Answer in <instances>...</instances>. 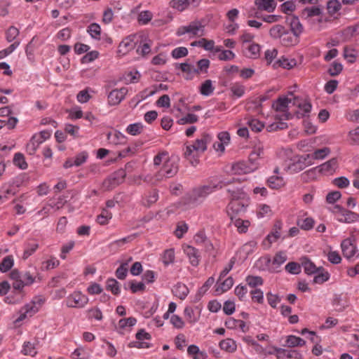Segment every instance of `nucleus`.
<instances>
[{
    "instance_id": "obj_1",
    "label": "nucleus",
    "mask_w": 359,
    "mask_h": 359,
    "mask_svg": "<svg viewBox=\"0 0 359 359\" xmlns=\"http://www.w3.org/2000/svg\"><path fill=\"white\" fill-rule=\"evenodd\" d=\"M233 180H220L216 184L211 183L208 185H203L192 189L183 197L182 201L184 205L188 206H196L201 204L211 193L216 190L221 189L226 186L230 185Z\"/></svg>"
},
{
    "instance_id": "obj_2",
    "label": "nucleus",
    "mask_w": 359,
    "mask_h": 359,
    "mask_svg": "<svg viewBox=\"0 0 359 359\" xmlns=\"http://www.w3.org/2000/svg\"><path fill=\"white\" fill-rule=\"evenodd\" d=\"M290 104L297 107L303 112H310L312 109L309 99L296 96L291 91H288L287 95L279 96L273 102L271 107L276 112H287Z\"/></svg>"
},
{
    "instance_id": "obj_3",
    "label": "nucleus",
    "mask_w": 359,
    "mask_h": 359,
    "mask_svg": "<svg viewBox=\"0 0 359 359\" xmlns=\"http://www.w3.org/2000/svg\"><path fill=\"white\" fill-rule=\"evenodd\" d=\"M212 138L208 134H203L191 143L187 144L184 152V157L189 161L192 165L198 163L199 156L204 153Z\"/></svg>"
},
{
    "instance_id": "obj_4",
    "label": "nucleus",
    "mask_w": 359,
    "mask_h": 359,
    "mask_svg": "<svg viewBox=\"0 0 359 359\" xmlns=\"http://www.w3.org/2000/svg\"><path fill=\"white\" fill-rule=\"evenodd\" d=\"M269 34L273 39H279L280 43L285 46L295 45L296 38L290 34V29L282 25H273L269 31Z\"/></svg>"
},
{
    "instance_id": "obj_5",
    "label": "nucleus",
    "mask_w": 359,
    "mask_h": 359,
    "mask_svg": "<svg viewBox=\"0 0 359 359\" xmlns=\"http://www.w3.org/2000/svg\"><path fill=\"white\" fill-rule=\"evenodd\" d=\"M11 278L13 280L12 286L15 290L21 291L25 286L33 284L36 279V276L30 271L20 272L14 269L11 273Z\"/></svg>"
},
{
    "instance_id": "obj_6",
    "label": "nucleus",
    "mask_w": 359,
    "mask_h": 359,
    "mask_svg": "<svg viewBox=\"0 0 359 359\" xmlns=\"http://www.w3.org/2000/svg\"><path fill=\"white\" fill-rule=\"evenodd\" d=\"M178 168V159L177 158H168L165 161L161 169L156 174V180L161 181L163 179L172 177L177 173Z\"/></svg>"
},
{
    "instance_id": "obj_7",
    "label": "nucleus",
    "mask_w": 359,
    "mask_h": 359,
    "mask_svg": "<svg viewBox=\"0 0 359 359\" xmlns=\"http://www.w3.org/2000/svg\"><path fill=\"white\" fill-rule=\"evenodd\" d=\"M204 27L205 26L201 21L194 20L191 22L187 26L179 27L177 31V35L182 36L187 33L194 36H203L205 34Z\"/></svg>"
},
{
    "instance_id": "obj_8",
    "label": "nucleus",
    "mask_w": 359,
    "mask_h": 359,
    "mask_svg": "<svg viewBox=\"0 0 359 359\" xmlns=\"http://www.w3.org/2000/svg\"><path fill=\"white\" fill-rule=\"evenodd\" d=\"M334 212L336 214L337 221L339 222L350 224L359 220V214L346 210L340 205H335Z\"/></svg>"
},
{
    "instance_id": "obj_9",
    "label": "nucleus",
    "mask_w": 359,
    "mask_h": 359,
    "mask_svg": "<svg viewBox=\"0 0 359 359\" xmlns=\"http://www.w3.org/2000/svg\"><path fill=\"white\" fill-rule=\"evenodd\" d=\"M126 176V172L125 170L119 169L104 180L102 187L105 190H111L121 184L124 181Z\"/></svg>"
},
{
    "instance_id": "obj_10",
    "label": "nucleus",
    "mask_w": 359,
    "mask_h": 359,
    "mask_svg": "<svg viewBox=\"0 0 359 359\" xmlns=\"http://www.w3.org/2000/svg\"><path fill=\"white\" fill-rule=\"evenodd\" d=\"M88 297L80 291H74L69 294L66 300V305L69 308L81 309L88 303Z\"/></svg>"
},
{
    "instance_id": "obj_11",
    "label": "nucleus",
    "mask_w": 359,
    "mask_h": 359,
    "mask_svg": "<svg viewBox=\"0 0 359 359\" xmlns=\"http://www.w3.org/2000/svg\"><path fill=\"white\" fill-rule=\"evenodd\" d=\"M355 241V237L351 235L349 238L343 240L341 243L342 254L347 259H352L358 252Z\"/></svg>"
},
{
    "instance_id": "obj_12",
    "label": "nucleus",
    "mask_w": 359,
    "mask_h": 359,
    "mask_svg": "<svg viewBox=\"0 0 359 359\" xmlns=\"http://www.w3.org/2000/svg\"><path fill=\"white\" fill-rule=\"evenodd\" d=\"M41 300L38 299V302L36 303L34 300L31 302L25 304L20 310V314L18 318H16L15 322H20L25 320L27 317H31L34 314H35L39 309V307L41 304Z\"/></svg>"
},
{
    "instance_id": "obj_13",
    "label": "nucleus",
    "mask_w": 359,
    "mask_h": 359,
    "mask_svg": "<svg viewBox=\"0 0 359 359\" xmlns=\"http://www.w3.org/2000/svg\"><path fill=\"white\" fill-rule=\"evenodd\" d=\"M257 168V163L249 160V161H240L233 163L231 166V171L234 175H243L252 172Z\"/></svg>"
},
{
    "instance_id": "obj_14",
    "label": "nucleus",
    "mask_w": 359,
    "mask_h": 359,
    "mask_svg": "<svg viewBox=\"0 0 359 359\" xmlns=\"http://www.w3.org/2000/svg\"><path fill=\"white\" fill-rule=\"evenodd\" d=\"M306 160L304 156H296L289 161L285 166L284 170L291 173L300 172L307 166Z\"/></svg>"
},
{
    "instance_id": "obj_15",
    "label": "nucleus",
    "mask_w": 359,
    "mask_h": 359,
    "mask_svg": "<svg viewBox=\"0 0 359 359\" xmlns=\"http://www.w3.org/2000/svg\"><path fill=\"white\" fill-rule=\"evenodd\" d=\"M137 341H131L129 344V346L130 348H147L149 347V344L147 341H144V340H150L151 335L148 332H145L144 330L142 329L138 331L136 334Z\"/></svg>"
},
{
    "instance_id": "obj_16",
    "label": "nucleus",
    "mask_w": 359,
    "mask_h": 359,
    "mask_svg": "<svg viewBox=\"0 0 359 359\" xmlns=\"http://www.w3.org/2000/svg\"><path fill=\"white\" fill-rule=\"evenodd\" d=\"M294 115V114H281L279 117L276 118L275 122L267 126V130L271 132L287 128V124L283 121V120L291 119L293 118Z\"/></svg>"
},
{
    "instance_id": "obj_17",
    "label": "nucleus",
    "mask_w": 359,
    "mask_h": 359,
    "mask_svg": "<svg viewBox=\"0 0 359 359\" xmlns=\"http://www.w3.org/2000/svg\"><path fill=\"white\" fill-rule=\"evenodd\" d=\"M290 34L296 38L295 45L299 41V36L304 32V27L296 16L290 18Z\"/></svg>"
},
{
    "instance_id": "obj_18",
    "label": "nucleus",
    "mask_w": 359,
    "mask_h": 359,
    "mask_svg": "<svg viewBox=\"0 0 359 359\" xmlns=\"http://www.w3.org/2000/svg\"><path fill=\"white\" fill-rule=\"evenodd\" d=\"M136 323L137 319L134 317L122 318L119 320L115 329L120 334H124L126 332H130Z\"/></svg>"
},
{
    "instance_id": "obj_19",
    "label": "nucleus",
    "mask_w": 359,
    "mask_h": 359,
    "mask_svg": "<svg viewBox=\"0 0 359 359\" xmlns=\"http://www.w3.org/2000/svg\"><path fill=\"white\" fill-rule=\"evenodd\" d=\"M247 205L238 200L232 201L228 205V214L231 219V216L237 218V215L244 213L246 210Z\"/></svg>"
},
{
    "instance_id": "obj_20",
    "label": "nucleus",
    "mask_w": 359,
    "mask_h": 359,
    "mask_svg": "<svg viewBox=\"0 0 359 359\" xmlns=\"http://www.w3.org/2000/svg\"><path fill=\"white\" fill-rule=\"evenodd\" d=\"M128 93L126 88H121L119 90H111L108 95V102L110 105L118 104L125 97Z\"/></svg>"
},
{
    "instance_id": "obj_21",
    "label": "nucleus",
    "mask_w": 359,
    "mask_h": 359,
    "mask_svg": "<svg viewBox=\"0 0 359 359\" xmlns=\"http://www.w3.org/2000/svg\"><path fill=\"white\" fill-rule=\"evenodd\" d=\"M278 359L297 358L301 359L302 355L296 350H287L282 348L273 347Z\"/></svg>"
},
{
    "instance_id": "obj_22",
    "label": "nucleus",
    "mask_w": 359,
    "mask_h": 359,
    "mask_svg": "<svg viewBox=\"0 0 359 359\" xmlns=\"http://www.w3.org/2000/svg\"><path fill=\"white\" fill-rule=\"evenodd\" d=\"M135 36H129L125 38L118 46V53L125 55L135 47Z\"/></svg>"
},
{
    "instance_id": "obj_23",
    "label": "nucleus",
    "mask_w": 359,
    "mask_h": 359,
    "mask_svg": "<svg viewBox=\"0 0 359 359\" xmlns=\"http://www.w3.org/2000/svg\"><path fill=\"white\" fill-rule=\"evenodd\" d=\"M300 263L304 272L308 275L314 274L317 273L318 270H322V266L317 267L315 264L306 257H302L300 259Z\"/></svg>"
},
{
    "instance_id": "obj_24",
    "label": "nucleus",
    "mask_w": 359,
    "mask_h": 359,
    "mask_svg": "<svg viewBox=\"0 0 359 359\" xmlns=\"http://www.w3.org/2000/svg\"><path fill=\"white\" fill-rule=\"evenodd\" d=\"M338 161L336 158H332L327 162L318 166L319 172L323 174H332L337 169Z\"/></svg>"
},
{
    "instance_id": "obj_25",
    "label": "nucleus",
    "mask_w": 359,
    "mask_h": 359,
    "mask_svg": "<svg viewBox=\"0 0 359 359\" xmlns=\"http://www.w3.org/2000/svg\"><path fill=\"white\" fill-rule=\"evenodd\" d=\"M255 4L259 11H264L269 13L273 12L276 7L275 0H255Z\"/></svg>"
},
{
    "instance_id": "obj_26",
    "label": "nucleus",
    "mask_w": 359,
    "mask_h": 359,
    "mask_svg": "<svg viewBox=\"0 0 359 359\" xmlns=\"http://www.w3.org/2000/svg\"><path fill=\"white\" fill-rule=\"evenodd\" d=\"M184 252L189 259L190 263L192 266H196L199 264L200 255L198 250L191 246L188 245L184 248Z\"/></svg>"
},
{
    "instance_id": "obj_27",
    "label": "nucleus",
    "mask_w": 359,
    "mask_h": 359,
    "mask_svg": "<svg viewBox=\"0 0 359 359\" xmlns=\"http://www.w3.org/2000/svg\"><path fill=\"white\" fill-rule=\"evenodd\" d=\"M298 118H303V125L304 131L307 134H313L316 131V126L311 122L309 114H297Z\"/></svg>"
},
{
    "instance_id": "obj_28",
    "label": "nucleus",
    "mask_w": 359,
    "mask_h": 359,
    "mask_svg": "<svg viewBox=\"0 0 359 359\" xmlns=\"http://www.w3.org/2000/svg\"><path fill=\"white\" fill-rule=\"evenodd\" d=\"M219 346L222 350L228 353H234L237 349L236 342L230 338L222 340Z\"/></svg>"
},
{
    "instance_id": "obj_29",
    "label": "nucleus",
    "mask_w": 359,
    "mask_h": 359,
    "mask_svg": "<svg viewBox=\"0 0 359 359\" xmlns=\"http://www.w3.org/2000/svg\"><path fill=\"white\" fill-rule=\"evenodd\" d=\"M231 223L233 224L239 233H245L250 226V222L248 220H243L241 218H235L234 216H231Z\"/></svg>"
},
{
    "instance_id": "obj_30",
    "label": "nucleus",
    "mask_w": 359,
    "mask_h": 359,
    "mask_svg": "<svg viewBox=\"0 0 359 359\" xmlns=\"http://www.w3.org/2000/svg\"><path fill=\"white\" fill-rule=\"evenodd\" d=\"M219 280L217 283V287L215 289L216 294H221L224 292L229 290L233 285V279L232 277H228L221 283L219 284Z\"/></svg>"
},
{
    "instance_id": "obj_31",
    "label": "nucleus",
    "mask_w": 359,
    "mask_h": 359,
    "mask_svg": "<svg viewBox=\"0 0 359 359\" xmlns=\"http://www.w3.org/2000/svg\"><path fill=\"white\" fill-rule=\"evenodd\" d=\"M172 292L180 299H184L189 292L187 285L181 283H178L174 286Z\"/></svg>"
},
{
    "instance_id": "obj_32",
    "label": "nucleus",
    "mask_w": 359,
    "mask_h": 359,
    "mask_svg": "<svg viewBox=\"0 0 359 359\" xmlns=\"http://www.w3.org/2000/svg\"><path fill=\"white\" fill-rule=\"evenodd\" d=\"M322 14V10L318 6L306 7L302 11L301 15L305 19L314 16H320Z\"/></svg>"
},
{
    "instance_id": "obj_33",
    "label": "nucleus",
    "mask_w": 359,
    "mask_h": 359,
    "mask_svg": "<svg viewBox=\"0 0 359 359\" xmlns=\"http://www.w3.org/2000/svg\"><path fill=\"white\" fill-rule=\"evenodd\" d=\"M343 56L348 63L353 64L356 61L358 51L352 47L346 46L344 48Z\"/></svg>"
},
{
    "instance_id": "obj_34",
    "label": "nucleus",
    "mask_w": 359,
    "mask_h": 359,
    "mask_svg": "<svg viewBox=\"0 0 359 359\" xmlns=\"http://www.w3.org/2000/svg\"><path fill=\"white\" fill-rule=\"evenodd\" d=\"M9 114L5 116H2L0 119V130L4 127H6L8 129H13L15 128L16 123H18V119L13 116H9Z\"/></svg>"
},
{
    "instance_id": "obj_35",
    "label": "nucleus",
    "mask_w": 359,
    "mask_h": 359,
    "mask_svg": "<svg viewBox=\"0 0 359 359\" xmlns=\"http://www.w3.org/2000/svg\"><path fill=\"white\" fill-rule=\"evenodd\" d=\"M267 184L270 188L278 189L283 187L285 182L283 177L273 175L268 179Z\"/></svg>"
},
{
    "instance_id": "obj_36",
    "label": "nucleus",
    "mask_w": 359,
    "mask_h": 359,
    "mask_svg": "<svg viewBox=\"0 0 359 359\" xmlns=\"http://www.w3.org/2000/svg\"><path fill=\"white\" fill-rule=\"evenodd\" d=\"M305 344V340L294 335L288 336L285 340V346L290 348L303 346Z\"/></svg>"
},
{
    "instance_id": "obj_37",
    "label": "nucleus",
    "mask_w": 359,
    "mask_h": 359,
    "mask_svg": "<svg viewBox=\"0 0 359 359\" xmlns=\"http://www.w3.org/2000/svg\"><path fill=\"white\" fill-rule=\"evenodd\" d=\"M260 46L257 43H253L246 47L245 55L248 57L256 59L259 57Z\"/></svg>"
},
{
    "instance_id": "obj_38",
    "label": "nucleus",
    "mask_w": 359,
    "mask_h": 359,
    "mask_svg": "<svg viewBox=\"0 0 359 359\" xmlns=\"http://www.w3.org/2000/svg\"><path fill=\"white\" fill-rule=\"evenodd\" d=\"M333 304L338 311H342L348 306V302L346 298H344L341 294H337L333 299Z\"/></svg>"
},
{
    "instance_id": "obj_39",
    "label": "nucleus",
    "mask_w": 359,
    "mask_h": 359,
    "mask_svg": "<svg viewBox=\"0 0 359 359\" xmlns=\"http://www.w3.org/2000/svg\"><path fill=\"white\" fill-rule=\"evenodd\" d=\"M346 142L352 146L359 145V126L348 133Z\"/></svg>"
},
{
    "instance_id": "obj_40",
    "label": "nucleus",
    "mask_w": 359,
    "mask_h": 359,
    "mask_svg": "<svg viewBox=\"0 0 359 359\" xmlns=\"http://www.w3.org/2000/svg\"><path fill=\"white\" fill-rule=\"evenodd\" d=\"M143 130H144L143 124L142 123L138 122V123L129 124L127 126L126 131L129 135L136 136V135L141 134L142 133Z\"/></svg>"
},
{
    "instance_id": "obj_41",
    "label": "nucleus",
    "mask_w": 359,
    "mask_h": 359,
    "mask_svg": "<svg viewBox=\"0 0 359 359\" xmlns=\"http://www.w3.org/2000/svg\"><path fill=\"white\" fill-rule=\"evenodd\" d=\"M15 194V188L13 186H8L3 187L0 190V202L4 203L11 196Z\"/></svg>"
},
{
    "instance_id": "obj_42",
    "label": "nucleus",
    "mask_w": 359,
    "mask_h": 359,
    "mask_svg": "<svg viewBox=\"0 0 359 359\" xmlns=\"http://www.w3.org/2000/svg\"><path fill=\"white\" fill-rule=\"evenodd\" d=\"M180 69L187 73L186 79H191L194 74H198V71L196 70L194 66L188 63H181L179 65Z\"/></svg>"
},
{
    "instance_id": "obj_43",
    "label": "nucleus",
    "mask_w": 359,
    "mask_h": 359,
    "mask_svg": "<svg viewBox=\"0 0 359 359\" xmlns=\"http://www.w3.org/2000/svg\"><path fill=\"white\" fill-rule=\"evenodd\" d=\"M341 8V3L338 0H330L327 2V10L330 15L332 16Z\"/></svg>"
},
{
    "instance_id": "obj_44",
    "label": "nucleus",
    "mask_w": 359,
    "mask_h": 359,
    "mask_svg": "<svg viewBox=\"0 0 359 359\" xmlns=\"http://www.w3.org/2000/svg\"><path fill=\"white\" fill-rule=\"evenodd\" d=\"M316 273L313 280L314 283L322 284L330 278V273L323 267H322V270H318Z\"/></svg>"
},
{
    "instance_id": "obj_45",
    "label": "nucleus",
    "mask_w": 359,
    "mask_h": 359,
    "mask_svg": "<svg viewBox=\"0 0 359 359\" xmlns=\"http://www.w3.org/2000/svg\"><path fill=\"white\" fill-rule=\"evenodd\" d=\"M39 248V244L36 242L27 243L25 245V250L22 255V259H27L34 254Z\"/></svg>"
},
{
    "instance_id": "obj_46",
    "label": "nucleus",
    "mask_w": 359,
    "mask_h": 359,
    "mask_svg": "<svg viewBox=\"0 0 359 359\" xmlns=\"http://www.w3.org/2000/svg\"><path fill=\"white\" fill-rule=\"evenodd\" d=\"M14 264V260L11 255L3 258L0 262V271L5 273L9 271Z\"/></svg>"
},
{
    "instance_id": "obj_47",
    "label": "nucleus",
    "mask_w": 359,
    "mask_h": 359,
    "mask_svg": "<svg viewBox=\"0 0 359 359\" xmlns=\"http://www.w3.org/2000/svg\"><path fill=\"white\" fill-rule=\"evenodd\" d=\"M22 353L25 355L34 356L37 353L35 344L25 341L22 346Z\"/></svg>"
},
{
    "instance_id": "obj_48",
    "label": "nucleus",
    "mask_w": 359,
    "mask_h": 359,
    "mask_svg": "<svg viewBox=\"0 0 359 359\" xmlns=\"http://www.w3.org/2000/svg\"><path fill=\"white\" fill-rule=\"evenodd\" d=\"M112 214L107 209H103L102 212L97 215L96 221L100 225H105L108 224L109 221L111 219Z\"/></svg>"
},
{
    "instance_id": "obj_49",
    "label": "nucleus",
    "mask_w": 359,
    "mask_h": 359,
    "mask_svg": "<svg viewBox=\"0 0 359 359\" xmlns=\"http://www.w3.org/2000/svg\"><path fill=\"white\" fill-rule=\"evenodd\" d=\"M87 32L95 39H100L101 27L97 23H92L88 27Z\"/></svg>"
},
{
    "instance_id": "obj_50",
    "label": "nucleus",
    "mask_w": 359,
    "mask_h": 359,
    "mask_svg": "<svg viewBox=\"0 0 359 359\" xmlns=\"http://www.w3.org/2000/svg\"><path fill=\"white\" fill-rule=\"evenodd\" d=\"M245 281L247 284L252 288L262 285L264 283L262 278L258 276H248L245 278Z\"/></svg>"
},
{
    "instance_id": "obj_51",
    "label": "nucleus",
    "mask_w": 359,
    "mask_h": 359,
    "mask_svg": "<svg viewBox=\"0 0 359 359\" xmlns=\"http://www.w3.org/2000/svg\"><path fill=\"white\" fill-rule=\"evenodd\" d=\"M158 198V194L156 190H153L149 193L143 199L142 203L145 206H150L157 201Z\"/></svg>"
},
{
    "instance_id": "obj_52",
    "label": "nucleus",
    "mask_w": 359,
    "mask_h": 359,
    "mask_svg": "<svg viewBox=\"0 0 359 359\" xmlns=\"http://www.w3.org/2000/svg\"><path fill=\"white\" fill-rule=\"evenodd\" d=\"M87 318L89 320L95 319L96 320H102L103 318L102 313L99 308L94 307L87 311Z\"/></svg>"
},
{
    "instance_id": "obj_53",
    "label": "nucleus",
    "mask_w": 359,
    "mask_h": 359,
    "mask_svg": "<svg viewBox=\"0 0 359 359\" xmlns=\"http://www.w3.org/2000/svg\"><path fill=\"white\" fill-rule=\"evenodd\" d=\"M107 290L111 291L115 295L118 294L120 293V286L118 282L114 278L107 280Z\"/></svg>"
},
{
    "instance_id": "obj_54",
    "label": "nucleus",
    "mask_w": 359,
    "mask_h": 359,
    "mask_svg": "<svg viewBox=\"0 0 359 359\" xmlns=\"http://www.w3.org/2000/svg\"><path fill=\"white\" fill-rule=\"evenodd\" d=\"M264 155V147L259 144L258 145H256L251 154H250V161H252V162L256 161L258 157H261Z\"/></svg>"
},
{
    "instance_id": "obj_55",
    "label": "nucleus",
    "mask_w": 359,
    "mask_h": 359,
    "mask_svg": "<svg viewBox=\"0 0 359 359\" xmlns=\"http://www.w3.org/2000/svg\"><path fill=\"white\" fill-rule=\"evenodd\" d=\"M343 70V65L337 61L333 62L330 67L328 69L327 72L332 76L339 75Z\"/></svg>"
},
{
    "instance_id": "obj_56",
    "label": "nucleus",
    "mask_w": 359,
    "mask_h": 359,
    "mask_svg": "<svg viewBox=\"0 0 359 359\" xmlns=\"http://www.w3.org/2000/svg\"><path fill=\"white\" fill-rule=\"evenodd\" d=\"M184 317H185L186 320L189 323L193 324L198 321V316H196L194 311L191 307L187 306L184 309Z\"/></svg>"
},
{
    "instance_id": "obj_57",
    "label": "nucleus",
    "mask_w": 359,
    "mask_h": 359,
    "mask_svg": "<svg viewBox=\"0 0 359 359\" xmlns=\"http://www.w3.org/2000/svg\"><path fill=\"white\" fill-rule=\"evenodd\" d=\"M314 224V220L311 217L300 219L297 221V225L304 230L311 229Z\"/></svg>"
},
{
    "instance_id": "obj_58",
    "label": "nucleus",
    "mask_w": 359,
    "mask_h": 359,
    "mask_svg": "<svg viewBox=\"0 0 359 359\" xmlns=\"http://www.w3.org/2000/svg\"><path fill=\"white\" fill-rule=\"evenodd\" d=\"M198 121V116L196 114H184V116L177 121L178 123L184 125V124H191L195 123Z\"/></svg>"
},
{
    "instance_id": "obj_59",
    "label": "nucleus",
    "mask_w": 359,
    "mask_h": 359,
    "mask_svg": "<svg viewBox=\"0 0 359 359\" xmlns=\"http://www.w3.org/2000/svg\"><path fill=\"white\" fill-rule=\"evenodd\" d=\"M214 90V87L212 85V81L210 80H205L201 85L200 88V92L202 95L208 96L210 95Z\"/></svg>"
},
{
    "instance_id": "obj_60",
    "label": "nucleus",
    "mask_w": 359,
    "mask_h": 359,
    "mask_svg": "<svg viewBox=\"0 0 359 359\" xmlns=\"http://www.w3.org/2000/svg\"><path fill=\"white\" fill-rule=\"evenodd\" d=\"M194 241L196 243H205L208 250L212 248V245L208 241L205 233L202 231L197 233L194 236Z\"/></svg>"
},
{
    "instance_id": "obj_61",
    "label": "nucleus",
    "mask_w": 359,
    "mask_h": 359,
    "mask_svg": "<svg viewBox=\"0 0 359 359\" xmlns=\"http://www.w3.org/2000/svg\"><path fill=\"white\" fill-rule=\"evenodd\" d=\"M247 124L255 132H260L264 128V124L257 119H248Z\"/></svg>"
},
{
    "instance_id": "obj_62",
    "label": "nucleus",
    "mask_w": 359,
    "mask_h": 359,
    "mask_svg": "<svg viewBox=\"0 0 359 359\" xmlns=\"http://www.w3.org/2000/svg\"><path fill=\"white\" fill-rule=\"evenodd\" d=\"M226 191L232 198L233 201L238 200L244 195V192L243 191L242 189L238 187L228 188Z\"/></svg>"
},
{
    "instance_id": "obj_63",
    "label": "nucleus",
    "mask_w": 359,
    "mask_h": 359,
    "mask_svg": "<svg viewBox=\"0 0 359 359\" xmlns=\"http://www.w3.org/2000/svg\"><path fill=\"white\" fill-rule=\"evenodd\" d=\"M330 153V149L328 147L316 149L312 154V157L314 159H323Z\"/></svg>"
},
{
    "instance_id": "obj_64",
    "label": "nucleus",
    "mask_w": 359,
    "mask_h": 359,
    "mask_svg": "<svg viewBox=\"0 0 359 359\" xmlns=\"http://www.w3.org/2000/svg\"><path fill=\"white\" fill-rule=\"evenodd\" d=\"M13 163L15 165L18 166L20 169H26L27 163L25 161L24 156L20 153H16L13 158Z\"/></svg>"
}]
</instances>
